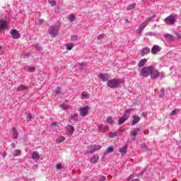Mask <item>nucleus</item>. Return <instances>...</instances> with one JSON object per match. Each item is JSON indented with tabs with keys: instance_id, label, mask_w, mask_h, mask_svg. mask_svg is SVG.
Masks as SVG:
<instances>
[{
	"instance_id": "obj_1",
	"label": "nucleus",
	"mask_w": 181,
	"mask_h": 181,
	"mask_svg": "<svg viewBox=\"0 0 181 181\" xmlns=\"http://www.w3.org/2000/svg\"><path fill=\"white\" fill-rule=\"evenodd\" d=\"M123 81L124 80H122V78H115L107 81V86L110 88H118V87L122 84Z\"/></svg>"
},
{
	"instance_id": "obj_2",
	"label": "nucleus",
	"mask_w": 181,
	"mask_h": 181,
	"mask_svg": "<svg viewBox=\"0 0 181 181\" xmlns=\"http://www.w3.org/2000/svg\"><path fill=\"white\" fill-rule=\"evenodd\" d=\"M132 111H134L133 109L125 110L123 116L119 118V120H118L119 125H122V124L129 118V117L131 116V114H132Z\"/></svg>"
},
{
	"instance_id": "obj_3",
	"label": "nucleus",
	"mask_w": 181,
	"mask_h": 181,
	"mask_svg": "<svg viewBox=\"0 0 181 181\" xmlns=\"http://www.w3.org/2000/svg\"><path fill=\"white\" fill-rule=\"evenodd\" d=\"M151 69L152 66L141 68L139 71L140 77H149Z\"/></svg>"
},
{
	"instance_id": "obj_4",
	"label": "nucleus",
	"mask_w": 181,
	"mask_h": 181,
	"mask_svg": "<svg viewBox=\"0 0 181 181\" xmlns=\"http://www.w3.org/2000/svg\"><path fill=\"white\" fill-rule=\"evenodd\" d=\"M60 28L57 25H52L49 27L48 33L52 37H56L59 35V30Z\"/></svg>"
},
{
	"instance_id": "obj_5",
	"label": "nucleus",
	"mask_w": 181,
	"mask_h": 181,
	"mask_svg": "<svg viewBox=\"0 0 181 181\" xmlns=\"http://www.w3.org/2000/svg\"><path fill=\"white\" fill-rule=\"evenodd\" d=\"M155 18V16H153L151 17H149L146 20L144 23H142L141 25L139 26V29L136 30V32L139 33V35H142V30L148 26V23H149L153 18Z\"/></svg>"
},
{
	"instance_id": "obj_6",
	"label": "nucleus",
	"mask_w": 181,
	"mask_h": 181,
	"mask_svg": "<svg viewBox=\"0 0 181 181\" xmlns=\"http://www.w3.org/2000/svg\"><path fill=\"white\" fill-rule=\"evenodd\" d=\"M150 76L153 80H155V78H158V77H159V71L155 69V66L152 65H151Z\"/></svg>"
},
{
	"instance_id": "obj_7",
	"label": "nucleus",
	"mask_w": 181,
	"mask_h": 181,
	"mask_svg": "<svg viewBox=\"0 0 181 181\" xmlns=\"http://www.w3.org/2000/svg\"><path fill=\"white\" fill-rule=\"evenodd\" d=\"M164 22L166 23V25H174L176 22V18L170 15L165 18Z\"/></svg>"
},
{
	"instance_id": "obj_8",
	"label": "nucleus",
	"mask_w": 181,
	"mask_h": 181,
	"mask_svg": "<svg viewBox=\"0 0 181 181\" xmlns=\"http://www.w3.org/2000/svg\"><path fill=\"white\" fill-rule=\"evenodd\" d=\"M89 110H90V107L88 106L81 107L79 110V115L81 117H87V115H88Z\"/></svg>"
},
{
	"instance_id": "obj_9",
	"label": "nucleus",
	"mask_w": 181,
	"mask_h": 181,
	"mask_svg": "<svg viewBox=\"0 0 181 181\" xmlns=\"http://www.w3.org/2000/svg\"><path fill=\"white\" fill-rule=\"evenodd\" d=\"M98 78H100V80H101V81H103V83H105V81H109L110 79V75L108 74H103L100 73L98 75Z\"/></svg>"
},
{
	"instance_id": "obj_10",
	"label": "nucleus",
	"mask_w": 181,
	"mask_h": 181,
	"mask_svg": "<svg viewBox=\"0 0 181 181\" xmlns=\"http://www.w3.org/2000/svg\"><path fill=\"white\" fill-rule=\"evenodd\" d=\"M10 35H11L12 39L18 40L21 37V34L18 30L13 29L10 32Z\"/></svg>"
},
{
	"instance_id": "obj_11",
	"label": "nucleus",
	"mask_w": 181,
	"mask_h": 181,
	"mask_svg": "<svg viewBox=\"0 0 181 181\" xmlns=\"http://www.w3.org/2000/svg\"><path fill=\"white\" fill-rule=\"evenodd\" d=\"M88 149H89L90 153H93V152H95V151H100L101 149V146L99 145H90L88 147Z\"/></svg>"
},
{
	"instance_id": "obj_12",
	"label": "nucleus",
	"mask_w": 181,
	"mask_h": 181,
	"mask_svg": "<svg viewBox=\"0 0 181 181\" xmlns=\"http://www.w3.org/2000/svg\"><path fill=\"white\" fill-rule=\"evenodd\" d=\"M73 134H74V127L69 124L66 127V135L71 136Z\"/></svg>"
},
{
	"instance_id": "obj_13",
	"label": "nucleus",
	"mask_w": 181,
	"mask_h": 181,
	"mask_svg": "<svg viewBox=\"0 0 181 181\" xmlns=\"http://www.w3.org/2000/svg\"><path fill=\"white\" fill-rule=\"evenodd\" d=\"M138 131H139V128L134 129L133 131L130 132V136L132 141H135V139H136V135H138Z\"/></svg>"
},
{
	"instance_id": "obj_14",
	"label": "nucleus",
	"mask_w": 181,
	"mask_h": 181,
	"mask_svg": "<svg viewBox=\"0 0 181 181\" xmlns=\"http://www.w3.org/2000/svg\"><path fill=\"white\" fill-rule=\"evenodd\" d=\"M8 28V21L0 20V30H5Z\"/></svg>"
},
{
	"instance_id": "obj_15",
	"label": "nucleus",
	"mask_w": 181,
	"mask_h": 181,
	"mask_svg": "<svg viewBox=\"0 0 181 181\" xmlns=\"http://www.w3.org/2000/svg\"><path fill=\"white\" fill-rule=\"evenodd\" d=\"M31 158L35 162H37L40 159V155L37 151H33Z\"/></svg>"
},
{
	"instance_id": "obj_16",
	"label": "nucleus",
	"mask_w": 181,
	"mask_h": 181,
	"mask_svg": "<svg viewBox=\"0 0 181 181\" xmlns=\"http://www.w3.org/2000/svg\"><path fill=\"white\" fill-rule=\"evenodd\" d=\"M158 52H160V47L159 45H154L151 49L152 54H156Z\"/></svg>"
},
{
	"instance_id": "obj_17",
	"label": "nucleus",
	"mask_w": 181,
	"mask_h": 181,
	"mask_svg": "<svg viewBox=\"0 0 181 181\" xmlns=\"http://www.w3.org/2000/svg\"><path fill=\"white\" fill-rule=\"evenodd\" d=\"M12 136H13V139H18V136L19 135V134L18 133V130L16 129V128L13 127L12 128Z\"/></svg>"
},
{
	"instance_id": "obj_18",
	"label": "nucleus",
	"mask_w": 181,
	"mask_h": 181,
	"mask_svg": "<svg viewBox=\"0 0 181 181\" xmlns=\"http://www.w3.org/2000/svg\"><path fill=\"white\" fill-rule=\"evenodd\" d=\"M151 53V49L149 47H145L141 49V56H145V54H149Z\"/></svg>"
},
{
	"instance_id": "obj_19",
	"label": "nucleus",
	"mask_w": 181,
	"mask_h": 181,
	"mask_svg": "<svg viewBox=\"0 0 181 181\" xmlns=\"http://www.w3.org/2000/svg\"><path fill=\"white\" fill-rule=\"evenodd\" d=\"M146 62H148V59H141L138 64L139 67H144L146 64Z\"/></svg>"
},
{
	"instance_id": "obj_20",
	"label": "nucleus",
	"mask_w": 181,
	"mask_h": 181,
	"mask_svg": "<svg viewBox=\"0 0 181 181\" xmlns=\"http://www.w3.org/2000/svg\"><path fill=\"white\" fill-rule=\"evenodd\" d=\"M141 119L138 115L133 116L132 125H135V124H138Z\"/></svg>"
},
{
	"instance_id": "obj_21",
	"label": "nucleus",
	"mask_w": 181,
	"mask_h": 181,
	"mask_svg": "<svg viewBox=\"0 0 181 181\" xmlns=\"http://www.w3.org/2000/svg\"><path fill=\"white\" fill-rule=\"evenodd\" d=\"M59 107L60 108H62V110H69V102H64L63 104L59 105Z\"/></svg>"
},
{
	"instance_id": "obj_22",
	"label": "nucleus",
	"mask_w": 181,
	"mask_h": 181,
	"mask_svg": "<svg viewBox=\"0 0 181 181\" xmlns=\"http://www.w3.org/2000/svg\"><path fill=\"white\" fill-rule=\"evenodd\" d=\"M78 117V115L77 114H73L71 115V117H69V121L73 122H76L77 121V118Z\"/></svg>"
},
{
	"instance_id": "obj_23",
	"label": "nucleus",
	"mask_w": 181,
	"mask_h": 181,
	"mask_svg": "<svg viewBox=\"0 0 181 181\" xmlns=\"http://www.w3.org/2000/svg\"><path fill=\"white\" fill-rule=\"evenodd\" d=\"M99 132H105L107 131V127L104 124H100L98 126Z\"/></svg>"
},
{
	"instance_id": "obj_24",
	"label": "nucleus",
	"mask_w": 181,
	"mask_h": 181,
	"mask_svg": "<svg viewBox=\"0 0 181 181\" xmlns=\"http://www.w3.org/2000/svg\"><path fill=\"white\" fill-rule=\"evenodd\" d=\"M127 151H128V147L127 146H124L123 147L120 148L119 151L122 155H125L127 153Z\"/></svg>"
},
{
	"instance_id": "obj_25",
	"label": "nucleus",
	"mask_w": 181,
	"mask_h": 181,
	"mask_svg": "<svg viewBox=\"0 0 181 181\" xmlns=\"http://www.w3.org/2000/svg\"><path fill=\"white\" fill-rule=\"evenodd\" d=\"M98 156L94 155L92 158H90V163H97L98 162Z\"/></svg>"
},
{
	"instance_id": "obj_26",
	"label": "nucleus",
	"mask_w": 181,
	"mask_h": 181,
	"mask_svg": "<svg viewBox=\"0 0 181 181\" xmlns=\"http://www.w3.org/2000/svg\"><path fill=\"white\" fill-rule=\"evenodd\" d=\"M18 91H25L28 90V87L23 84H21L19 86V87L17 88Z\"/></svg>"
},
{
	"instance_id": "obj_27",
	"label": "nucleus",
	"mask_w": 181,
	"mask_h": 181,
	"mask_svg": "<svg viewBox=\"0 0 181 181\" xmlns=\"http://www.w3.org/2000/svg\"><path fill=\"white\" fill-rule=\"evenodd\" d=\"M135 6H136V4L135 3L132 4L129 6H127V11H132V10L135 9Z\"/></svg>"
},
{
	"instance_id": "obj_28",
	"label": "nucleus",
	"mask_w": 181,
	"mask_h": 181,
	"mask_svg": "<svg viewBox=\"0 0 181 181\" xmlns=\"http://www.w3.org/2000/svg\"><path fill=\"white\" fill-rule=\"evenodd\" d=\"M54 93L57 94V95H62L63 94V91H62V88H57Z\"/></svg>"
},
{
	"instance_id": "obj_29",
	"label": "nucleus",
	"mask_w": 181,
	"mask_h": 181,
	"mask_svg": "<svg viewBox=\"0 0 181 181\" xmlns=\"http://www.w3.org/2000/svg\"><path fill=\"white\" fill-rule=\"evenodd\" d=\"M81 95H82L83 100H87L90 94H88V92L84 91L82 93Z\"/></svg>"
},
{
	"instance_id": "obj_30",
	"label": "nucleus",
	"mask_w": 181,
	"mask_h": 181,
	"mask_svg": "<svg viewBox=\"0 0 181 181\" xmlns=\"http://www.w3.org/2000/svg\"><path fill=\"white\" fill-rule=\"evenodd\" d=\"M66 138L63 136L59 137L58 139H56L57 144H62V142L64 141Z\"/></svg>"
},
{
	"instance_id": "obj_31",
	"label": "nucleus",
	"mask_w": 181,
	"mask_h": 181,
	"mask_svg": "<svg viewBox=\"0 0 181 181\" xmlns=\"http://www.w3.org/2000/svg\"><path fill=\"white\" fill-rule=\"evenodd\" d=\"M117 135H118V133L117 132H110L109 133V138H115V136H117Z\"/></svg>"
},
{
	"instance_id": "obj_32",
	"label": "nucleus",
	"mask_w": 181,
	"mask_h": 181,
	"mask_svg": "<svg viewBox=\"0 0 181 181\" xmlns=\"http://www.w3.org/2000/svg\"><path fill=\"white\" fill-rule=\"evenodd\" d=\"M25 69H27V70L28 71H30V73H34V71H36V69H35V67H33V66H27V67H25Z\"/></svg>"
},
{
	"instance_id": "obj_33",
	"label": "nucleus",
	"mask_w": 181,
	"mask_h": 181,
	"mask_svg": "<svg viewBox=\"0 0 181 181\" xmlns=\"http://www.w3.org/2000/svg\"><path fill=\"white\" fill-rule=\"evenodd\" d=\"M68 19L70 22H74V19H76V16L73 14H70L69 16H68Z\"/></svg>"
},
{
	"instance_id": "obj_34",
	"label": "nucleus",
	"mask_w": 181,
	"mask_h": 181,
	"mask_svg": "<svg viewBox=\"0 0 181 181\" xmlns=\"http://www.w3.org/2000/svg\"><path fill=\"white\" fill-rule=\"evenodd\" d=\"M107 122L108 124H110V125H112V124H114V119H112V117H108L107 118Z\"/></svg>"
},
{
	"instance_id": "obj_35",
	"label": "nucleus",
	"mask_w": 181,
	"mask_h": 181,
	"mask_svg": "<svg viewBox=\"0 0 181 181\" xmlns=\"http://www.w3.org/2000/svg\"><path fill=\"white\" fill-rule=\"evenodd\" d=\"M74 47V45L73 43L67 44L66 50H71V49H73Z\"/></svg>"
},
{
	"instance_id": "obj_36",
	"label": "nucleus",
	"mask_w": 181,
	"mask_h": 181,
	"mask_svg": "<svg viewBox=\"0 0 181 181\" xmlns=\"http://www.w3.org/2000/svg\"><path fill=\"white\" fill-rule=\"evenodd\" d=\"M165 96V88H161L160 89V94L159 95L160 98H163V97Z\"/></svg>"
},
{
	"instance_id": "obj_37",
	"label": "nucleus",
	"mask_w": 181,
	"mask_h": 181,
	"mask_svg": "<svg viewBox=\"0 0 181 181\" xmlns=\"http://www.w3.org/2000/svg\"><path fill=\"white\" fill-rule=\"evenodd\" d=\"M21 155V150L16 149L13 154V156H20Z\"/></svg>"
},
{
	"instance_id": "obj_38",
	"label": "nucleus",
	"mask_w": 181,
	"mask_h": 181,
	"mask_svg": "<svg viewBox=\"0 0 181 181\" xmlns=\"http://www.w3.org/2000/svg\"><path fill=\"white\" fill-rule=\"evenodd\" d=\"M114 152V147L112 146H109L107 149V153H112Z\"/></svg>"
},
{
	"instance_id": "obj_39",
	"label": "nucleus",
	"mask_w": 181,
	"mask_h": 181,
	"mask_svg": "<svg viewBox=\"0 0 181 181\" xmlns=\"http://www.w3.org/2000/svg\"><path fill=\"white\" fill-rule=\"evenodd\" d=\"M33 118V116L32 115V114L28 113L27 115V121L28 122H30V121H32V119Z\"/></svg>"
},
{
	"instance_id": "obj_40",
	"label": "nucleus",
	"mask_w": 181,
	"mask_h": 181,
	"mask_svg": "<svg viewBox=\"0 0 181 181\" xmlns=\"http://www.w3.org/2000/svg\"><path fill=\"white\" fill-rule=\"evenodd\" d=\"M78 39V37H77V35H72L71 37V42H76Z\"/></svg>"
},
{
	"instance_id": "obj_41",
	"label": "nucleus",
	"mask_w": 181,
	"mask_h": 181,
	"mask_svg": "<svg viewBox=\"0 0 181 181\" xmlns=\"http://www.w3.org/2000/svg\"><path fill=\"white\" fill-rule=\"evenodd\" d=\"M48 2L49 4V5H51V6H56V1L48 0Z\"/></svg>"
},
{
	"instance_id": "obj_42",
	"label": "nucleus",
	"mask_w": 181,
	"mask_h": 181,
	"mask_svg": "<svg viewBox=\"0 0 181 181\" xmlns=\"http://www.w3.org/2000/svg\"><path fill=\"white\" fill-rule=\"evenodd\" d=\"M158 77H160L161 78H165V73L164 72H158Z\"/></svg>"
},
{
	"instance_id": "obj_43",
	"label": "nucleus",
	"mask_w": 181,
	"mask_h": 181,
	"mask_svg": "<svg viewBox=\"0 0 181 181\" xmlns=\"http://www.w3.org/2000/svg\"><path fill=\"white\" fill-rule=\"evenodd\" d=\"M107 180V177H105V176H100L98 181H105Z\"/></svg>"
},
{
	"instance_id": "obj_44",
	"label": "nucleus",
	"mask_w": 181,
	"mask_h": 181,
	"mask_svg": "<svg viewBox=\"0 0 181 181\" xmlns=\"http://www.w3.org/2000/svg\"><path fill=\"white\" fill-rule=\"evenodd\" d=\"M57 169L58 170H60L63 169V167L62 166L61 164H57Z\"/></svg>"
},
{
	"instance_id": "obj_45",
	"label": "nucleus",
	"mask_w": 181,
	"mask_h": 181,
	"mask_svg": "<svg viewBox=\"0 0 181 181\" xmlns=\"http://www.w3.org/2000/svg\"><path fill=\"white\" fill-rule=\"evenodd\" d=\"M167 38L170 39V40H173V36L172 35H167Z\"/></svg>"
},
{
	"instance_id": "obj_46",
	"label": "nucleus",
	"mask_w": 181,
	"mask_h": 181,
	"mask_svg": "<svg viewBox=\"0 0 181 181\" xmlns=\"http://www.w3.org/2000/svg\"><path fill=\"white\" fill-rule=\"evenodd\" d=\"M98 39L100 40L101 39H104V34H100L98 36Z\"/></svg>"
},
{
	"instance_id": "obj_47",
	"label": "nucleus",
	"mask_w": 181,
	"mask_h": 181,
	"mask_svg": "<svg viewBox=\"0 0 181 181\" xmlns=\"http://www.w3.org/2000/svg\"><path fill=\"white\" fill-rule=\"evenodd\" d=\"M170 115H171L172 117L176 115V110H173V111L171 112V113H170Z\"/></svg>"
},
{
	"instance_id": "obj_48",
	"label": "nucleus",
	"mask_w": 181,
	"mask_h": 181,
	"mask_svg": "<svg viewBox=\"0 0 181 181\" xmlns=\"http://www.w3.org/2000/svg\"><path fill=\"white\" fill-rule=\"evenodd\" d=\"M35 47L36 50H38V51L41 50V49H42V47H40V46H39L37 45H35Z\"/></svg>"
},
{
	"instance_id": "obj_49",
	"label": "nucleus",
	"mask_w": 181,
	"mask_h": 181,
	"mask_svg": "<svg viewBox=\"0 0 181 181\" xmlns=\"http://www.w3.org/2000/svg\"><path fill=\"white\" fill-rule=\"evenodd\" d=\"M52 126L54 127L55 128H57V122H52Z\"/></svg>"
},
{
	"instance_id": "obj_50",
	"label": "nucleus",
	"mask_w": 181,
	"mask_h": 181,
	"mask_svg": "<svg viewBox=\"0 0 181 181\" xmlns=\"http://www.w3.org/2000/svg\"><path fill=\"white\" fill-rule=\"evenodd\" d=\"M79 66L81 69H84V67H86V65L84 64H80Z\"/></svg>"
},
{
	"instance_id": "obj_51",
	"label": "nucleus",
	"mask_w": 181,
	"mask_h": 181,
	"mask_svg": "<svg viewBox=\"0 0 181 181\" xmlns=\"http://www.w3.org/2000/svg\"><path fill=\"white\" fill-rule=\"evenodd\" d=\"M131 179H134V175H131L127 178V180H131Z\"/></svg>"
},
{
	"instance_id": "obj_52",
	"label": "nucleus",
	"mask_w": 181,
	"mask_h": 181,
	"mask_svg": "<svg viewBox=\"0 0 181 181\" xmlns=\"http://www.w3.org/2000/svg\"><path fill=\"white\" fill-rule=\"evenodd\" d=\"M146 36H152V33H147Z\"/></svg>"
},
{
	"instance_id": "obj_53",
	"label": "nucleus",
	"mask_w": 181,
	"mask_h": 181,
	"mask_svg": "<svg viewBox=\"0 0 181 181\" xmlns=\"http://www.w3.org/2000/svg\"><path fill=\"white\" fill-rule=\"evenodd\" d=\"M43 23V21L40 20V25H42Z\"/></svg>"
},
{
	"instance_id": "obj_54",
	"label": "nucleus",
	"mask_w": 181,
	"mask_h": 181,
	"mask_svg": "<svg viewBox=\"0 0 181 181\" xmlns=\"http://www.w3.org/2000/svg\"><path fill=\"white\" fill-rule=\"evenodd\" d=\"M11 146H13V148H15V144H11Z\"/></svg>"
},
{
	"instance_id": "obj_55",
	"label": "nucleus",
	"mask_w": 181,
	"mask_h": 181,
	"mask_svg": "<svg viewBox=\"0 0 181 181\" xmlns=\"http://www.w3.org/2000/svg\"><path fill=\"white\" fill-rule=\"evenodd\" d=\"M0 50H2V46L0 45Z\"/></svg>"
},
{
	"instance_id": "obj_56",
	"label": "nucleus",
	"mask_w": 181,
	"mask_h": 181,
	"mask_svg": "<svg viewBox=\"0 0 181 181\" xmlns=\"http://www.w3.org/2000/svg\"><path fill=\"white\" fill-rule=\"evenodd\" d=\"M141 146H145V144H141Z\"/></svg>"
}]
</instances>
